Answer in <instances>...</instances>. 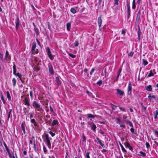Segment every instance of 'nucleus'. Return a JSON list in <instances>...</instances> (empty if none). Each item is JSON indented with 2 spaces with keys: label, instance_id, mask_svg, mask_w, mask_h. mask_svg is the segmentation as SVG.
I'll use <instances>...</instances> for the list:
<instances>
[{
  "label": "nucleus",
  "instance_id": "nucleus-30",
  "mask_svg": "<svg viewBox=\"0 0 158 158\" xmlns=\"http://www.w3.org/2000/svg\"><path fill=\"white\" fill-rule=\"evenodd\" d=\"M4 144L5 146V147L6 148V151H7V152H8V153L9 152H10V151H9V149L7 147L6 144V143L5 142L4 143Z\"/></svg>",
  "mask_w": 158,
  "mask_h": 158
},
{
  "label": "nucleus",
  "instance_id": "nucleus-4",
  "mask_svg": "<svg viewBox=\"0 0 158 158\" xmlns=\"http://www.w3.org/2000/svg\"><path fill=\"white\" fill-rule=\"evenodd\" d=\"M48 70L49 73L51 75H53L54 74L53 68L50 64H48Z\"/></svg>",
  "mask_w": 158,
  "mask_h": 158
},
{
  "label": "nucleus",
  "instance_id": "nucleus-13",
  "mask_svg": "<svg viewBox=\"0 0 158 158\" xmlns=\"http://www.w3.org/2000/svg\"><path fill=\"white\" fill-rule=\"evenodd\" d=\"M145 88L148 91H151L152 90V86L150 85L146 86Z\"/></svg>",
  "mask_w": 158,
  "mask_h": 158
},
{
  "label": "nucleus",
  "instance_id": "nucleus-63",
  "mask_svg": "<svg viewBox=\"0 0 158 158\" xmlns=\"http://www.w3.org/2000/svg\"><path fill=\"white\" fill-rule=\"evenodd\" d=\"M151 98H155V97L154 95H152V96H151Z\"/></svg>",
  "mask_w": 158,
  "mask_h": 158
},
{
  "label": "nucleus",
  "instance_id": "nucleus-33",
  "mask_svg": "<svg viewBox=\"0 0 158 158\" xmlns=\"http://www.w3.org/2000/svg\"><path fill=\"white\" fill-rule=\"evenodd\" d=\"M58 123V121L56 120H54L52 122V125H55L57 124Z\"/></svg>",
  "mask_w": 158,
  "mask_h": 158
},
{
  "label": "nucleus",
  "instance_id": "nucleus-35",
  "mask_svg": "<svg viewBox=\"0 0 158 158\" xmlns=\"http://www.w3.org/2000/svg\"><path fill=\"white\" fill-rule=\"evenodd\" d=\"M21 128H22V129L23 130L24 133H25V128L23 127V123H22L21 124Z\"/></svg>",
  "mask_w": 158,
  "mask_h": 158
},
{
  "label": "nucleus",
  "instance_id": "nucleus-23",
  "mask_svg": "<svg viewBox=\"0 0 158 158\" xmlns=\"http://www.w3.org/2000/svg\"><path fill=\"white\" fill-rule=\"evenodd\" d=\"M34 31L37 35H39V31L37 28L35 27L34 28Z\"/></svg>",
  "mask_w": 158,
  "mask_h": 158
},
{
  "label": "nucleus",
  "instance_id": "nucleus-42",
  "mask_svg": "<svg viewBox=\"0 0 158 158\" xmlns=\"http://www.w3.org/2000/svg\"><path fill=\"white\" fill-rule=\"evenodd\" d=\"M97 84L99 85H100L102 84V81L101 80H100L97 82Z\"/></svg>",
  "mask_w": 158,
  "mask_h": 158
},
{
  "label": "nucleus",
  "instance_id": "nucleus-50",
  "mask_svg": "<svg viewBox=\"0 0 158 158\" xmlns=\"http://www.w3.org/2000/svg\"><path fill=\"white\" fill-rule=\"evenodd\" d=\"M121 70H122V69H119V70L118 71V73H119V74L117 77V79L118 78V76L119 75L120 73H121Z\"/></svg>",
  "mask_w": 158,
  "mask_h": 158
},
{
  "label": "nucleus",
  "instance_id": "nucleus-15",
  "mask_svg": "<svg viewBox=\"0 0 158 158\" xmlns=\"http://www.w3.org/2000/svg\"><path fill=\"white\" fill-rule=\"evenodd\" d=\"M96 139L99 144L102 147H104L105 145L103 144L101 142V140L99 139V138L98 137H97L96 138Z\"/></svg>",
  "mask_w": 158,
  "mask_h": 158
},
{
  "label": "nucleus",
  "instance_id": "nucleus-28",
  "mask_svg": "<svg viewBox=\"0 0 158 158\" xmlns=\"http://www.w3.org/2000/svg\"><path fill=\"white\" fill-rule=\"evenodd\" d=\"M120 146L122 151L123 152H126L127 151L125 149V148H124L123 146L121 144H120Z\"/></svg>",
  "mask_w": 158,
  "mask_h": 158
},
{
  "label": "nucleus",
  "instance_id": "nucleus-37",
  "mask_svg": "<svg viewBox=\"0 0 158 158\" xmlns=\"http://www.w3.org/2000/svg\"><path fill=\"white\" fill-rule=\"evenodd\" d=\"M119 109L121 111H123V112H126L125 109L123 107H119Z\"/></svg>",
  "mask_w": 158,
  "mask_h": 158
},
{
  "label": "nucleus",
  "instance_id": "nucleus-56",
  "mask_svg": "<svg viewBox=\"0 0 158 158\" xmlns=\"http://www.w3.org/2000/svg\"><path fill=\"white\" fill-rule=\"evenodd\" d=\"M56 82H57L58 85H60L61 84L60 80H56Z\"/></svg>",
  "mask_w": 158,
  "mask_h": 158
},
{
  "label": "nucleus",
  "instance_id": "nucleus-61",
  "mask_svg": "<svg viewBox=\"0 0 158 158\" xmlns=\"http://www.w3.org/2000/svg\"><path fill=\"white\" fill-rule=\"evenodd\" d=\"M43 149H44V152H45L47 151V150H46V148H45V147H44Z\"/></svg>",
  "mask_w": 158,
  "mask_h": 158
},
{
  "label": "nucleus",
  "instance_id": "nucleus-29",
  "mask_svg": "<svg viewBox=\"0 0 158 158\" xmlns=\"http://www.w3.org/2000/svg\"><path fill=\"white\" fill-rule=\"evenodd\" d=\"M6 94H7L6 96H7V98H8L9 99H10L11 97H10V94L8 91H7L6 92Z\"/></svg>",
  "mask_w": 158,
  "mask_h": 158
},
{
  "label": "nucleus",
  "instance_id": "nucleus-2",
  "mask_svg": "<svg viewBox=\"0 0 158 158\" xmlns=\"http://www.w3.org/2000/svg\"><path fill=\"white\" fill-rule=\"evenodd\" d=\"M45 139L47 143V145L48 147L51 146V143L50 141L52 140L51 138L49 137L48 135L47 134L45 135Z\"/></svg>",
  "mask_w": 158,
  "mask_h": 158
},
{
  "label": "nucleus",
  "instance_id": "nucleus-47",
  "mask_svg": "<svg viewBox=\"0 0 158 158\" xmlns=\"http://www.w3.org/2000/svg\"><path fill=\"white\" fill-rule=\"evenodd\" d=\"M69 56H71V57L73 58L75 57V55L71 53L69 54Z\"/></svg>",
  "mask_w": 158,
  "mask_h": 158
},
{
  "label": "nucleus",
  "instance_id": "nucleus-10",
  "mask_svg": "<svg viewBox=\"0 0 158 158\" xmlns=\"http://www.w3.org/2000/svg\"><path fill=\"white\" fill-rule=\"evenodd\" d=\"M125 145L126 147H127L130 150H133V148L131 146V145H130V144L129 143H125Z\"/></svg>",
  "mask_w": 158,
  "mask_h": 158
},
{
  "label": "nucleus",
  "instance_id": "nucleus-36",
  "mask_svg": "<svg viewBox=\"0 0 158 158\" xmlns=\"http://www.w3.org/2000/svg\"><path fill=\"white\" fill-rule=\"evenodd\" d=\"M13 73L15 75L16 73V70L15 67V65L13 66Z\"/></svg>",
  "mask_w": 158,
  "mask_h": 158
},
{
  "label": "nucleus",
  "instance_id": "nucleus-12",
  "mask_svg": "<svg viewBox=\"0 0 158 158\" xmlns=\"http://www.w3.org/2000/svg\"><path fill=\"white\" fill-rule=\"evenodd\" d=\"M36 48V44H33L31 47V52L32 53H33L35 51Z\"/></svg>",
  "mask_w": 158,
  "mask_h": 158
},
{
  "label": "nucleus",
  "instance_id": "nucleus-7",
  "mask_svg": "<svg viewBox=\"0 0 158 158\" xmlns=\"http://www.w3.org/2000/svg\"><path fill=\"white\" fill-rule=\"evenodd\" d=\"M16 28L17 29L19 25V20L18 18H17L15 21Z\"/></svg>",
  "mask_w": 158,
  "mask_h": 158
},
{
  "label": "nucleus",
  "instance_id": "nucleus-51",
  "mask_svg": "<svg viewBox=\"0 0 158 158\" xmlns=\"http://www.w3.org/2000/svg\"><path fill=\"white\" fill-rule=\"evenodd\" d=\"M134 53V52H131L128 54V55L129 56H132L133 55Z\"/></svg>",
  "mask_w": 158,
  "mask_h": 158
},
{
  "label": "nucleus",
  "instance_id": "nucleus-26",
  "mask_svg": "<svg viewBox=\"0 0 158 158\" xmlns=\"http://www.w3.org/2000/svg\"><path fill=\"white\" fill-rule=\"evenodd\" d=\"M126 122L127 124H129L130 125V126H131L132 127H133V125L132 124V123L129 120H127L126 121Z\"/></svg>",
  "mask_w": 158,
  "mask_h": 158
},
{
  "label": "nucleus",
  "instance_id": "nucleus-46",
  "mask_svg": "<svg viewBox=\"0 0 158 158\" xmlns=\"http://www.w3.org/2000/svg\"><path fill=\"white\" fill-rule=\"evenodd\" d=\"M12 82L13 83V85L15 86V85L16 81V80H12Z\"/></svg>",
  "mask_w": 158,
  "mask_h": 158
},
{
  "label": "nucleus",
  "instance_id": "nucleus-52",
  "mask_svg": "<svg viewBox=\"0 0 158 158\" xmlns=\"http://www.w3.org/2000/svg\"><path fill=\"white\" fill-rule=\"evenodd\" d=\"M94 71V68L92 69L90 72V75H92Z\"/></svg>",
  "mask_w": 158,
  "mask_h": 158
},
{
  "label": "nucleus",
  "instance_id": "nucleus-34",
  "mask_svg": "<svg viewBox=\"0 0 158 158\" xmlns=\"http://www.w3.org/2000/svg\"><path fill=\"white\" fill-rule=\"evenodd\" d=\"M143 64L145 65H147L148 64V62L144 59H143Z\"/></svg>",
  "mask_w": 158,
  "mask_h": 158
},
{
  "label": "nucleus",
  "instance_id": "nucleus-53",
  "mask_svg": "<svg viewBox=\"0 0 158 158\" xmlns=\"http://www.w3.org/2000/svg\"><path fill=\"white\" fill-rule=\"evenodd\" d=\"M89 152H87L86 153V157L87 158H90V157L89 156Z\"/></svg>",
  "mask_w": 158,
  "mask_h": 158
},
{
  "label": "nucleus",
  "instance_id": "nucleus-8",
  "mask_svg": "<svg viewBox=\"0 0 158 158\" xmlns=\"http://www.w3.org/2000/svg\"><path fill=\"white\" fill-rule=\"evenodd\" d=\"M127 15H128V18H129L130 15V5L129 3H127Z\"/></svg>",
  "mask_w": 158,
  "mask_h": 158
},
{
  "label": "nucleus",
  "instance_id": "nucleus-1",
  "mask_svg": "<svg viewBox=\"0 0 158 158\" xmlns=\"http://www.w3.org/2000/svg\"><path fill=\"white\" fill-rule=\"evenodd\" d=\"M32 106L33 107L35 108V111L36 113L37 110L40 112V113H42L43 111V110L40 104L37 103L35 101H34L32 103Z\"/></svg>",
  "mask_w": 158,
  "mask_h": 158
},
{
  "label": "nucleus",
  "instance_id": "nucleus-48",
  "mask_svg": "<svg viewBox=\"0 0 158 158\" xmlns=\"http://www.w3.org/2000/svg\"><path fill=\"white\" fill-rule=\"evenodd\" d=\"M30 95L31 96V99H32L33 98V95L32 92L31 91H30Z\"/></svg>",
  "mask_w": 158,
  "mask_h": 158
},
{
  "label": "nucleus",
  "instance_id": "nucleus-44",
  "mask_svg": "<svg viewBox=\"0 0 158 158\" xmlns=\"http://www.w3.org/2000/svg\"><path fill=\"white\" fill-rule=\"evenodd\" d=\"M153 113L154 115L157 116L158 115V112L157 110L154 111Z\"/></svg>",
  "mask_w": 158,
  "mask_h": 158
},
{
  "label": "nucleus",
  "instance_id": "nucleus-31",
  "mask_svg": "<svg viewBox=\"0 0 158 158\" xmlns=\"http://www.w3.org/2000/svg\"><path fill=\"white\" fill-rule=\"evenodd\" d=\"M8 154L10 158H15V156L11 154L10 152H9Z\"/></svg>",
  "mask_w": 158,
  "mask_h": 158
},
{
  "label": "nucleus",
  "instance_id": "nucleus-57",
  "mask_svg": "<svg viewBox=\"0 0 158 158\" xmlns=\"http://www.w3.org/2000/svg\"><path fill=\"white\" fill-rule=\"evenodd\" d=\"M122 34H123L124 35H125V30L124 29L122 30Z\"/></svg>",
  "mask_w": 158,
  "mask_h": 158
},
{
  "label": "nucleus",
  "instance_id": "nucleus-64",
  "mask_svg": "<svg viewBox=\"0 0 158 158\" xmlns=\"http://www.w3.org/2000/svg\"><path fill=\"white\" fill-rule=\"evenodd\" d=\"M33 114H31L30 115V118H31L33 117Z\"/></svg>",
  "mask_w": 158,
  "mask_h": 158
},
{
  "label": "nucleus",
  "instance_id": "nucleus-59",
  "mask_svg": "<svg viewBox=\"0 0 158 158\" xmlns=\"http://www.w3.org/2000/svg\"><path fill=\"white\" fill-rule=\"evenodd\" d=\"M86 92H87V94L89 95V96L91 95L92 94L90 92L87 91H86Z\"/></svg>",
  "mask_w": 158,
  "mask_h": 158
},
{
  "label": "nucleus",
  "instance_id": "nucleus-54",
  "mask_svg": "<svg viewBox=\"0 0 158 158\" xmlns=\"http://www.w3.org/2000/svg\"><path fill=\"white\" fill-rule=\"evenodd\" d=\"M130 131L132 133H134V129L133 128V127H131L130 129Z\"/></svg>",
  "mask_w": 158,
  "mask_h": 158
},
{
  "label": "nucleus",
  "instance_id": "nucleus-62",
  "mask_svg": "<svg viewBox=\"0 0 158 158\" xmlns=\"http://www.w3.org/2000/svg\"><path fill=\"white\" fill-rule=\"evenodd\" d=\"M50 111L51 112H53V109L52 108V107L50 106Z\"/></svg>",
  "mask_w": 158,
  "mask_h": 158
},
{
  "label": "nucleus",
  "instance_id": "nucleus-17",
  "mask_svg": "<svg viewBox=\"0 0 158 158\" xmlns=\"http://www.w3.org/2000/svg\"><path fill=\"white\" fill-rule=\"evenodd\" d=\"M87 118H94L95 116L91 114H88L87 115Z\"/></svg>",
  "mask_w": 158,
  "mask_h": 158
},
{
  "label": "nucleus",
  "instance_id": "nucleus-22",
  "mask_svg": "<svg viewBox=\"0 0 158 158\" xmlns=\"http://www.w3.org/2000/svg\"><path fill=\"white\" fill-rule=\"evenodd\" d=\"M31 122L32 123H33L34 124V125L35 126H36V122H35V119H31Z\"/></svg>",
  "mask_w": 158,
  "mask_h": 158
},
{
  "label": "nucleus",
  "instance_id": "nucleus-11",
  "mask_svg": "<svg viewBox=\"0 0 158 158\" xmlns=\"http://www.w3.org/2000/svg\"><path fill=\"white\" fill-rule=\"evenodd\" d=\"M98 26L100 27L101 26V24L102 22V20L100 17H99L98 18Z\"/></svg>",
  "mask_w": 158,
  "mask_h": 158
},
{
  "label": "nucleus",
  "instance_id": "nucleus-43",
  "mask_svg": "<svg viewBox=\"0 0 158 158\" xmlns=\"http://www.w3.org/2000/svg\"><path fill=\"white\" fill-rule=\"evenodd\" d=\"M83 142H85L86 141V137L84 135V134H83Z\"/></svg>",
  "mask_w": 158,
  "mask_h": 158
},
{
  "label": "nucleus",
  "instance_id": "nucleus-32",
  "mask_svg": "<svg viewBox=\"0 0 158 158\" xmlns=\"http://www.w3.org/2000/svg\"><path fill=\"white\" fill-rule=\"evenodd\" d=\"M116 120L117 121V123L119 124L122 123V122L120 120L119 118H116Z\"/></svg>",
  "mask_w": 158,
  "mask_h": 158
},
{
  "label": "nucleus",
  "instance_id": "nucleus-14",
  "mask_svg": "<svg viewBox=\"0 0 158 158\" xmlns=\"http://www.w3.org/2000/svg\"><path fill=\"white\" fill-rule=\"evenodd\" d=\"M116 90L118 94L119 95H123V94L124 93L121 90H120L119 89H117Z\"/></svg>",
  "mask_w": 158,
  "mask_h": 158
},
{
  "label": "nucleus",
  "instance_id": "nucleus-5",
  "mask_svg": "<svg viewBox=\"0 0 158 158\" xmlns=\"http://www.w3.org/2000/svg\"><path fill=\"white\" fill-rule=\"evenodd\" d=\"M131 84L130 82H129V85L127 88V93L129 94H130L131 93Z\"/></svg>",
  "mask_w": 158,
  "mask_h": 158
},
{
  "label": "nucleus",
  "instance_id": "nucleus-21",
  "mask_svg": "<svg viewBox=\"0 0 158 158\" xmlns=\"http://www.w3.org/2000/svg\"><path fill=\"white\" fill-rule=\"evenodd\" d=\"M24 111L25 114H29V111L26 108H25L24 109Z\"/></svg>",
  "mask_w": 158,
  "mask_h": 158
},
{
  "label": "nucleus",
  "instance_id": "nucleus-45",
  "mask_svg": "<svg viewBox=\"0 0 158 158\" xmlns=\"http://www.w3.org/2000/svg\"><path fill=\"white\" fill-rule=\"evenodd\" d=\"M1 99L2 100V101L3 103H5V101L4 99V97L3 95H2V96L1 97Z\"/></svg>",
  "mask_w": 158,
  "mask_h": 158
},
{
  "label": "nucleus",
  "instance_id": "nucleus-6",
  "mask_svg": "<svg viewBox=\"0 0 158 158\" xmlns=\"http://www.w3.org/2000/svg\"><path fill=\"white\" fill-rule=\"evenodd\" d=\"M24 102L25 105L29 106L30 105L29 102V100L27 98L25 97L24 99Z\"/></svg>",
  "mask_w": 158,
  "mask_h": 158
},
{
  "label": "nucleus",
  "instance_id": "nucleus-38",
  "mask_svg": "<svg viewBox=\"0 0 158 158\" xmlns=\"http://www.w3.org/2000/svg\"><path fill=\"white\" fill-rule=\"evenodd\" d=\"M9 55V53L7 51H6L5 54V59H6Z\"/></svg>",
  "mask_w": 158,
  "mask_h": 158
},
{
  "label": "nucleus",
  "instance_id": "nucleus-49",
  "mask_svg": "<svg viewBox=\"0 0 158 158\" xmlns=\"http://www.w3.org/2000/svg\"><path fill=\"white\" fill-rule=\"evenodd\" d=\"M119 125H120V127H123V128H125V125L123 124L122 123H121Z\"/></svg>",
  "mask_w": 158,
  "mask_h": 158
},
{
  "label": "nucleus",
  "instance_id": "nucleus-9",
  "mask_svg": "<svg viewBox=\"0 0 158 158\" xmlns=\"http://www.w3.org/2000/svg\"><path fill=\"white\" fill-rule=\"evenodd\" d=\"M141 34V32L140 28L139 26H138V36L139 40H140V35Z\"/></svg>",
  "mask_w": 158,
  "mask_h": 158
},
{
  "label": "nucleus",
  "instance_id": "nucleus-19",
  "mask_svg": "<svg viewBox=\"0 0 158 158\" xmlns=\"http://www.w3.org/2000/svg\"><path fill=\"white\" fill-rule=\"evenodd\" d=\"M70 11L73 14H75L76 12V10H75V9L74 8H71V9Z\"/></svg>",
  "mask_w": 158,
  "mask_h": 158
},
{
  "label": "nucleus",
  "instance_id": "nucleus-41",
  "mask_svg": "<svg viewBox=\"0 0 158 158\" xmlns=\"http://www.w3.org/2000/svg\"><path fill=\"white\" fill-rule=\"evenodd\" d=\"M78 44L79 43L78 41H75L74 43V45L76 47L78 45Z\"/></svg>",
  "mask_w": 158,
  "mask_h": 158
},
{
  "label": "nucleus",
  "instance_id": "nucleus-3",
  "mask_svg": "<svg viewBox=\"0 0 158 158\" xmlns=\"http://www.w3.org/2000/svg\"><path fill=\"white\" fill-rule=\"evenodd\" d=\"M47 53L48 56L49 58L51 60H52L53 59V56L51 54V52L49 48L48 47L47 48Z\"/></svg>",
  "mask_w": 158,
  "mask_h": 158
},
{
  "label": "nucleus",
  "instance_id": "nucleus-58",
  "mask_svg": "<svg viewBox=\"0 0 158 158\" xmlns=\"http://www.w3.org/2000/svg\"><path fill=\"white\" fill-rule=\"evenodd\" d=\"M114 3L116 5L118 4V0H114Z\"/></svg>",
  "mask_w": 158,
  "mask_h": 158
},
{
  "label": "nucleus",
  "instance_id": "nucleus-18",
  "mask_svg": "<svg viewBox=\"0 0 158 158\" xmlns=\"http://www.w3.org/2000/svg\"><path fill=\"white\" fill-rule=\"evenodd\" d=\"M139 156H145V153L142 151H140L139 152Z\"/></svg>",
  "mask_w": 158,
  "mask_h": 158
},
{
  "label": "nucleus",
  "instance_id": "nucleus-25",
  "mask_svg": "<svg viewBox=\"0 0 158 158\" xmlns=\"http://www.w3.org/2000/svg\"><path fill=\"white\" fill-rule=\"evenodd\" d=\"M135 0H133L132 2V8L133 9H134L135 8Z\"/></svg>",
  "mask_w": 158,
  "mask_h": 158
},
{
  "label": "nucleus",
  "instance_id": "nucleus-40",
  "mask_svg": "<svg viewBox=\"0 0 158 158\" xmlns=\"http://www.w3.org/2000/svg\"><path fill=\"white\" fill-rule=\"evenodd\" d=\"M49 133L52 136V137H53L55 136V133L52 132V131H50L49 132Z\"/></svg>",
  "mask_w": 158,
  "mask_h": 158
},
{
  "label": "nucleus",
  "instance_id": "nucleus-20",
  "mask_svg": "<svg viewBox=\"0 0 158 158\" xmlns=\"http://www.w3.org/2000/svg\"><path fill=\"white\" fill-rule=\"evenodd\" d=\"M67 29L68 31L70 30V27H71V24L70 23H68L66 24Z\"/></svg>",
  "mask_w": 158,
  "mask_h": 158
},
{
  "label": "nucleus",
  "instance_id": "nucleus-55",
  "mask_svg": "<svg viewBox=\"0 0 158 158\" xmlns=\"http://www.w3.org/2000/svg\"><path fill=\"white\" fill-rule=\"evenodd\" d=\"M145 145H146V147L147 148H148V147L150 146L148 142H146Z\"/></svg>",
  "mask_w": 158,
  "mask_h": 158
},
{
  "label": "nucleus",
  "instance_id": "nucleus-24",
  "mask_svg": "<svg viewBox=\"0 0 158 158\" xmlns=\"http://www.w3.org/2000/svg\"><path fill=\"white\" fill-rule=\"evenodd\" d=\"M154 74L152 72V70H150L149 72V73L148 74V76L149 77L152 76H153Z\"/></svg>",
  "mask_w": 158,
  "mask_h": 158
},
{
  "label": "nucleus",
  "instance_id": "nucleus-39",
  "mask_svg": "<svg viewBox=\"0 0 158 158\" xmlns=\"http://www.w3.org/2000/svg\"><path fill=\"white\" fill-rule=\"evenodd\" d=\"M15 75L16 76L20 78V79H21V75L19 73H16L15 74Z\"/></svg>",
  "mask_w": 158,
  "mask_h": 158
},
{
  "label": "nucleus",
  "instance_id": "nucleus-60",
  "mask_svg": "<svg viewBox=\"0 0 158 158\" xmlns=\"http://www.w3.org/2000/svg\"><path fill=\"white\" fill-rule=\"evenodd\" d=\"M155 133L156 134V135L157 136H158V131H155Z\"/></svg>",
  "mask_w": 158,
  "mask_h": 158
},
{
  "label": "nucleus",
  "instance_id": "nucleus-27",
  "mask_svg": "<svg viewBox=\"0 0 158 158\" xmlns=\"http://www.w3.org/2000/svg\"><path fill=\"white\" fill-rule=\"evenodd\" d=\"M91 128L94 131H95L96 128V125L94 124H93L91 126Z\"/></svg>",
  "mask_w": 158,
  "mask_h": 158
},
{
  "label": "nucleus",
  "instance_id": "nucleus-16",
  "mask_svg": "<svg viewBox=\"0 0 158 158\" xmlns=\"http://www.w3.org/2000/svg\"><path fill=\"white\" fill-rule=\"evenodd\" d=\"M11 112H12V109H10L8 113V116H7V119H9L11 117Z\"/></svg>",
  "mask_w": 158,
  "mask_h": 158
}]
</instances>
